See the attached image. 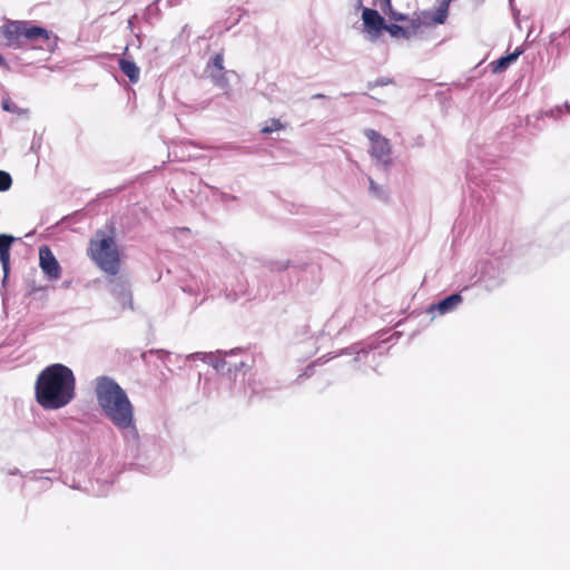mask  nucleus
I'll return each mask as SVG.
<instances>
[{
	"mask_svg": "<svg viewBox=\"0 0 570 570\" xmlns=\"http://www.w3.org/2000/svg\"><path fill=\"white\" fill-rule=\"evenodd\" d=\"M95 393L104 416L120 432L130 454L138 456L140 436L126 391L112 377L102 375L96 379Z\"/></svg>",
	"mask_w": 570,
	"mask_h": 570,
	"instance_id": "f257e3e1",
	"label": "nucleus"
},
{
	"mask_svg": "<svg viewBox=\"0 0 570 570\" xmlns=\"http://www.w3.org/2000/svg\"><path fill=\"white\" fill-rule=\"evenodd\" d=\"M90 258L105 272L108 277V287L112 297L121 309H134L130 283L125 275H119L120 255L112 236L98 230L96 239H91L88 248Z\"/></svg>",
	"mask_w": 570,
	"mask_h": 570,
	"instance_id": "f03ea898",
	"label": "nucleus"
},
{
	"mask_svg": "<svg viewBox=\"0 0 570 570\" xmlns=\"http://www.w3.org/2000/svg\"><path fill=\"white\" fill-rule=\"evenodd\" d=\"M37 402L46 410L68 405L76 396V377L71 368L55 363L40 372L35 384Z\"/></svg>",
	"mask_w": 570,
	"mask_h": 570,
	"instance_id": "7ed1b4c3",
	"label": "nucleus"
},
{
	"mask_svg": "<svg viewBox=\"0 0 570 570\" xmlns=\"http://www.w3.org/2000/svg\"><path fill=\"white\" fill-rule=\"evenodd\" d=\"M0 31L9 48L22 49L28 41L40 42V49L49 52L58 47V36L29 20H8L0 27Z\"/></svg>",
	"mask_w": 570,
	"mask_h": 570,
	"instance_id": "20e7f679",
	"label": "nucleus"
},
{
	"mask_svg": "<svg viewBox=\"0 0 570 570\" xmlns=\"http://www.w3.org/2000/svg\"><path fill=\"white\" fill-rule=\"evenodd\" d=\"M244 353L245 350L240 347L229 351L217 350L214 368L222 374H227L229 379H236L238 373L247 366V363L242 357Z\"/></svg>",
	"mask_w": 570,
	"mask_h": 570,
	"instance_id": "39448f33",
	"label": "nucleus"
},
{
	"mask_svg": "<svg viewBox=\"0 0 570 570\" xmlns=\"http://www.w3.org/2000/svg\"><path fill=\"white\" fill-rule=\"evenodd\" d=\"M364 135L371 144L370 154L375 160L376 166L384 171L389 170L392 166V147L390 140L376 130L370 128L364 130Z\"/></svg>",
	"mask_w": 570,
	"mask_h": 570,
	"instance_id": "423d86ee",
	"label": "nucleus"
},
{
	"mask_svg": "<svg viewBox=\"0 0 570 570\" xmlns=\"http://www.w3.org/2000/svg\"><path fill=\"white\" fill-rule=\"evenodd\" d=\"M505 269L499 258L485 262L480 271L479 283L487 291H494L504 282Z\"/></svg>",
	"mask_w": 570,
	"mask_h": 570,
	"instance_id": "0eeeda50",
	"label": "nucleus"
},
{
	"mask_svg": "<svg viewBox=\"0 0 570 570\" xmlns=\"http://www.w3.org/2000/svg\"><path fill=\"white\" fill-rule=\"evenodd\" d=\"M39 265L42 272L50 279H58L61 276V267L51 249L43 245L39 248Z\"/></svg>",
	"mask_w": 570,
	"mask_h": 570,
	"instance_id": "6e6552de",
	"label": "nucleus"
},
{
	"mask_svg": "<svg viewBox=\"0 0 570 570\" xmlns=\"http://www.w3.org/2000/svg\"><path fill=\"white\" fill-rule=\"evenodd\" d=\"M362 20L364 27L374 35H380L386 28L384 18L375 9L363 8Z\"/></svg>",
	"mask_w": 570,
	"mask_h": 570,
	"instance_id": "1a4fd4ad",
	"label": "nucleus"
},
{
	"mask_svg": "<svg viewBox=\"0 0 570 570\" xmlns=\"http://www.w3.org/2000/svg\"><path fill=\"white\" fill-rule=\"evenodd\" d=\"M462 303V296L460 293H453L444 298L440 299L438 303L432 304L428 308V313L438 312L440 315L448 314L454 311Z\"/></svg>",
	"mask_w": 570,
	"mask_h": 570,
	"instance_id": "9d476101",
	"label": "nucleus"
},
{
	"mask_svg": "<svg viewBox=\"0 0 570 570\" xmlns=\"http://www.w3.org/2000/svg\"><path fill=\"white\" fill-rule=\"evenodd\" d=\"M410 26H400L395 23L386 24L385 31L390 33L392 38H404L410 39L417 33L420 22L412 19Z\"/></svg>",
	"mask_w": 570,
	"mask_h": 570,
	"instance_id": "9b49d317",
	"label": "nucleus"
},
{
	"mask_svg": "<svg viewBox=\"0 0 570 570\" xmlns=\"http://www.w3.org/2000/svg\"><path fill=\"white\" fill-rule=\"evenodd\" d=\"M14 237L8 234H0V263L3 269L4 279L10 271V249Z\"/></svg>",
	"mask_w": 570,
	"mask_h": 570,
	"instance_id": "f8f14e48",
	"label": "nucleus"
},
{
	"mask_svg": "<svg viewBox=\"0 0 570 570\" xmlns=\"http://www.w3.org/2000/svg\"><path fill=\"white\" fill-rule=\"evenodd\" d=\"M207 76L210 78L212 82L224 91V95L229 98L230 96V85L227 75L233 71H228L226 69L223 70H209L205 71Z\"/></svg>",
	"mask_w": 570,
	"mask_h": 570,
	"instance_id": "ddd939ff",
	"label": "nucleus"
},
{
	"mask_svg": "<svg viewBox=\"0 0 570 570\" xmlns=\"http://www.w3.org/2000/svg\"><path fill=\"white\" fill-rule=\"evenodd\" d=\"M522 53L521 49H515L513 52L500 57L499 59L490 63L494 73H501L505 71L513 62L517 61L519 56Z\"/></svg>",
	"mask_w": 570,
	"mask_h": 570,
	"instance_id": "4468645a",
	"label": "nucleus"
},
{
	"mask_svg": "<svg viewBox=\"0 0 570 570\" xmlns=\"http://www.w3.org/2000/svg\"><path fill=\"white\" fill-rule=\"evenodd\" d=\"M118 67L120 71L128 77L131 83H137L140 77V69L135 61L127 58H119Z\"/></svg>",
	"mask_w": 570,
	"mask_h": 570,
	"instance_id": "2eb2a0df",
	"label": "nucleus"
},
{
	"mask_svg": "<svg viewBox=\"0 0 570 570\" xmlns=\"http://www.w3.org/2000/svg\"><path fill=\"white\" fill-rule=\"evenodd\" d=\"M452 0H436L438 8L431 14V20L435 24H443L449 14V7Z\"/></svg>",
	"mask_w": 570,
	"mask_h": 570,
	"instance_id": "dca6fc26",
	"label": "nucleus"
},
{
	"mask_svg": "<svg viewBox=\"0 0 570 570\" xmlns=\"http://www.w3.org/2000/svg\"><path fill=\"white\" fill-rule=\"evenodd\" d=\"M375 348L372 344H364V343H355L346 348H344L341 354H355L354 361L361 360L362 356H366L371 351Z\"/></svg>",
	"mask_w": 570,
	"mask_h": 570,
	"instance_id": "f3484780",
	"label": "nucleus"
},
{
	"mask_svg": "<svg viewBox=\"0 0 570 570\" xmlns=\"http://www.w3.org/2000/svg\"><path fill=\"white\" fill-rule=\"evenodd\" d=\"M368 191L370 195L381 202H387L389 190L386 187L376 184L373 178L368 177Z\"/></svg>",
	"mask_w": 570,
	"mask_h": 570,
	"instance_id": "a211bd4d",
	"label": "nucleus"
},
{
	"mask_svg": "<svg viewBox=\"0 0 570 570\" xmlns=\"http://www.w3.org/2000/svg\"><path fill=\"white\" fill-rule=\"evenodd\" d=\"M1 107L4 111L19 116H26L29 112L28 109L18 107L8 95L2 98Z\"/></svg>",
	"mask_w": 570,
	"mask_h": 570,
	"instance_id": "6ab92c4d",
	"label": "nucleus"
},
{
	"mask_svg": "<svg viewBox=\"0 0 570 570\" xmlns=\"http://www.w3.org/2000/svg\"><path fill=\"white\" fill-rule=\"evenodd\" d=\"M186 361H202L204 363H207L214 367L215 360H216V352L210 353H204V352H196L187 355L185 357Z\"/></svg>",
	"mask_w": 570,
	"mask_h": 570,
	"instance_id": "aec40b11",
	"label": "nucleus"
},
{
	"mask_svg": "<svg viewBox=\"0 0 570 570\" xmlns=\"http://www.w3.org/2000/svg\"><path fill=\"white\" fill-rule=\"evenodd\" d=\"M560 38L570 39V28L564 29L560 33L553 32L550 35V45L557 50L558 55L561 53V43L559 41Z\"/></svg>",
	"mask_w": 570,
	"mask_h": 570,
	"instance_id": "412c9836",
	"label": "nucleus"
},
{
	"mask_svg": "<svg viewBox=\"0 0 570 570\" xmlns=\"http://www.w3.org/2000/svg\"><path fill=\"white\" fill-rule=\"evenodd\" d=\"M564 112L570 115V106L567 102L562 106H556L554 108L542 111L540 115H544L553 119H560Z\"/></svg>",
	"mask_w": 570,
	"mask_h": 570,
	"instance_id": "4be33fe9",
	"label": "nucleus"
},
{
	"mask_svg": "<svg viewBox=\"0 0 570 570\" xmlns=\"http://www.w3.org/2000/svg\"><path fill=\"white\" fill-rule=\"evenodd\" d=\"M380 9L391 20H394V21H405V20H407V14L401 13V12H397L396 10H394L391 1H390V7L380 6Z\"/></svg>",
	"mask_w": 570,
	"mask_h": 570,
	"instance_id": "5701e85b",
	"label": "nucleus"
},
{
	"mask_svg": "<svg viewBox=\"0 0 570 570\" xmlns=\"http://www.w3.org/2000/svg\"><path fill=\"white\" fill-rule=\"evenodd\" d=\"M223 69H225L224 55H223V52H218L208 60L205 71H209V70H218L219 71Z\"/></svg>",
	"mask_w": 570,
	"mask_h": 570,
	"instance_id": "b1692460",
	"label": "nucleus"
},
{
	"mask_svg": "<svg viewBox=\"0 0 570 570\" xmlns=\"http://www.w3.org/2000/svg\"><path fill=\"white\" fill-rule=\"evenodd\" d=\"M248 389L250 391L249 399L254 396L268 397L269 390L262 387L261 383H256L255 381L248 383Z\"/></svg>",
	"mask_w": 570,
	"mask_h": 570,
	"instance_id": "393cba45",
	"label": "nucleus"
},
{
	"mask_svg": "<svg viewBox=\"0 0 570 570\" xmlns=\"http://www.w3.org/2000/svg\"><path fill=\"white\" fill-rule=\"evenodd\" d=\"M12 185V178L9 173L0 170V191H7Z\"/></svg>",
	"mask_w": 570,
	"mask_h": 570,
	"instance_id": "a878e982",
	"label": "nucleus"
},
{
	"mask_svg": "<svg viewBox=\"0 0 570 570\" xmlns=\"http://www.w3.org/2000/svg\"><path fill=\"white\" fill-rule=\"evenodd\" d=\"M212 190H213V195L214 196H217L218 199L224 203V204H227L229 202H234L237 199L236 196L234 195H230V194H227V193H224V191H219L216 187H209Z\"/></svg>",
	"mask_w": 570,
	"mask_h": 570,
	"instance_id": "bb28decb",
	"label": "nucleus"
},
{
	"mask_svg": "<svg viewBox=\"0 0 570 570\" xmlns=\"http://www.w3.org/2000/svg\"><path fill=\"white\" fill-rule=\"evenodd\" d=\"M283 128H284V126H283V124L281 122L279 119H272L271 120V125L265 126L264 128H262V132L263 134H272V132L281 130Z\"/></svg>",
	"mask_w": 570,
	"mask_h": 570,
	"instance_id": "cd10ccee",
	"label": "nucleus"
},
{
	"mask_svg": "<svg viewBox=\"0 0 570 570\" xmlns=\"http://www.w3.org/2000/svg\"><path fill=\"white\" fill-rule=\"evenodd\" d=\"M393 83V79L392 78H389V77H380L377 78L375 81L373 82H368L367 83V88L368 89H373L374 87H384V86H387V85H391Z\"/></svg>",
	"mask_w": 570,
	"mask_h": 570,
	"instance_id": "c85d7f7f",
	"label": "nucleus"
},
{
	"mask_svg": "<svg viewBox=\"0 0 570 570\" xmlns=\"http://www.w3.org/2000/svg\"><path fill=\"white\" fill-rule=\"evenodd\" d=\"M184 0H156L153 6L164 4L166 7H174L180 4Z\"/></svg>",
	"mask_w": 570,
	"mask_h": 570,
	"instance_id": "c756f323",
	"label": "nucleus"
},
{
	"mask_svg": "<svg viewBox=\"0 0 570 570\" xmlns=\"http://www.w3.org/2000/svg\"><path fill=\"white\" fill-rule=\"evenodd\" d=\"M288 267H291V262L286 261V262H277V263H275L272 268L274 271H284V269H287Z\"/></svg>",
	"mask_w": 570,
	"mask_h": 570,
	"instance_id": "7c9ffc66",
	"label": "nucleus"
},
{
	"mask_svg": "<svg viewBox=\"0 0 570 570\" xmlns=\"http://www.w3.org/2000/svg\"><path fill=\"white\" fill-rule=\"evenodd\" d=\"M30 474H32V479L33 480H39L41 483H42V487L43 488H48V484L50 483V479L49 478H37L36 474H37V471H32L30 472Z\"/></svg>",
	"mask_w": 570,
	"mask_h": 570,
	"instance_id": "2f4dec72",
	"label": "nucleus"
},
{
	"mask_svg": "<svg viewBox=\"0 0 570 570\" xmlns=\"http://www.w3.org/2000/svg\"><path fill=\"white\" fill-rule=\"evenodd\" d=\"M0 67L6 70H10V66H9L8 61L1 53H0Z\"/></svg>",
	"mask_w": 570,
	"mask_h": 570,
	"instance_id": "473e14b6",
	"label": "nucleus"
},
{
	"mask_svg": "<svg viewBox=\"0 0 570 570\" xmlns=\"http://www.w3.org/2000/svg\"><path fill=\"white\" fill-rule=\"evenodd\" d=\"M390 1L391 0H375V6H377L379 8H380V6L390 7Z\"/></svg>",
	"mask_w": 570,
	"mask_h": 570,
	"instance_id": "72a5a7b5",
	"label": "nucleus"
},
{
	"mask_svg": "<svg viewBox=\"0 0 570 570\" xmlns=\"http://www.w3.org/2000/svg\"><path fill=\"white\" fill-rule=\"evenodd\" d=\"M10 475H22L21 471L18 468H14L8 472Z\"/></svg>",
	"mask_w": 570,
	"mask_h": 570,
	"instance_id": "f704fd0d",
	"label": "nucleus"
},
{
	"mask_svg": "<svg viewBox=\"0 0 570 570\" xmlns=\"http://www.w3.org/2000/svg\"><path fill=\"white\" fill-rule=\"evenodd\" d=\"M186 35L188 37V26H184L183 29H181V32H180V36H184Z\"/></svg>",
	"mask_w": 570,
	"mask_h": 570,
	"instance_id": "c9c22d12",
	"label": "nucleus"
},
{
	"mask_svg": "<svg viewBox=\"0 0 570 570\" xmlns=\"http://www.w3.org/2000/svg\"><path fill=\"white\" fill-rule=\"evenodd\" d=\"M321 98H325V95L323 94H315L312 96V99H321Z\"/></svg>",
	"mask_w": 570,
	"mask_h": 570,
	"instance_id": "e433bc0d",
	"label": "nucleus"
},
{
	"mask_svg": "<svg viewBox=\"0 0 570 570\" xmlns=\"http://www.w3.org/2000/svg\"><path fill=\"white\" fill-rule=\"evenodd\" d=\"M356 8H362V9L364 8L363 7V0H357Z\"/></svg>",
	"mask_w": 570,
	"mask_h": 570,
	"instance_id": "4c0bfd02",
	"label": "nucleus"
},
{
	"mask_svg": "<svg viewBox=\"0 0 570 570\" xmlns=\"http://www.w3.org/2000/svg\"><path fill=\"white\" fill-rule=\"evenodd\" d=\"M177 230H179V232H189V228L188 227H181V228H177Z\"/></svg>",
	"mask_w": 570,
	"mask_h": 570,
	"instance_id": "58836bf2",
	"label": "nucleus"
},
{
	"mask_svg": "<svg viewBox=\"0 0 570 570\" xmlns=\"http://www.w3.org/2000/svg\"><path fill=\"white\" fill-rule=\"evenodd\" d=\"M393 335L400 336L401 333L400 332H395Z\"/></svg>",
	"mask_w": 570,
	"mask_h": 570,
	"instance_id": "ea45409f",
	"label": "nucleus"
}]
</instances>
